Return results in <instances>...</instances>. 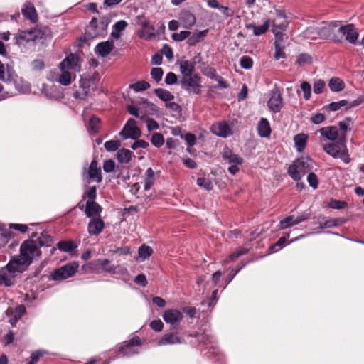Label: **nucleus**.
<instances>
[{
  "instance_id": "nucleus-1",
  "label": "nucleus",
  "mask_w": 364,
  "mask_h": 364,
  "mask_svg": "<svg viewBox=\"0 0 364 364\" xmlns=\"http://www.w3.org/2000/svg\"><path fill=\"white\" fill-rule=\"evenodd\" d=\"M38 244L33 240L24 241L20 247V255L18 257L11 260L5 268L8 273L22 272L32 263L34 258L41 255Z\"/></svg>"
},
{
  "instance_id": "nucleus-2",
  "label": "nucleus",
  "mask_w": 364,
  "mask_h": 364,
  "mask_svg": "<svg viewBox=\"0 0 364 364\" xmlns=\"http://www.w3.org/2000/svg\"><path fill=\"white\" fill-rule=\"evenodd\" d=\"M190 336L195 338V341L198 343L201 353L208 358H216L215 362L220 364H225L224 356L220 353L215 338L211 335L196 332L194 335L190 334Z\"/></svg>"
},
{
  "instance_id": "nucleus-3",
  "label": "nucleus",
  "mask_w": 364,
  "mask_h": 364,
  "mask_svg": "<svg viewBox=\"0 0 364 364\" xmlns=\"http://www.w3.org/2000/svg\"><path fill=\"white\" fill-rule=\"evenodd\" d=\"M225 274H211L210 279H206L205 274H200L196 279V291H198V295H208V291L214 287H221L223 284L225 289L226 286L234 279L236 274H228L224 280Z\"/></svg>"
},
{
  "instance_id": "nucleus-4",
  "label": "nucleus",
  "mask_w": 364,
  "mask_h": 364,
  "mask_svg": "<svg viewBox=\"0 0 364 364\" xmlns=\"http://www.w3.org/2000/svg\"><path fill=\"white\" fill-rule=\"evenodd\" d=\"M313 168V161L309 157H301L289 166L287 173L294 181H299Z\"/></svg>"
},
{
  "instance_id": "nucleus-5",
  "label": "nucleus",
  "mask_w": 364,
  "mask_h": 364,
  "mask_svg": "<svg viewBox=\"0 0 364 364\" xmlns=\"http://www.w3.org/2000/svg\"><path fill=\"white\" fill-rule=\"evenodd\" d=\"M136 21L139 26L137 35L141 39L151 41L156 36L154 26L151 24L149 19L146 17L144 14L136 16Z\"/></svg>"
},
{
  "instance_id": "nucleus-6",
  "label": "nucleus",
  "mask_w": 364,
  "mask_h": 364,
  "mask_svg": "<svg viewBox=\"0 0 364 364\" xmlns=\"http://www.w3.org/2000/svg\"><path fill=\"white\" fill-rule=\"evenodd\" d=\"M46 31L44 29L36 26L32 29L19 31L14 37L15 43L17 45H23L28 42H35L45 38Z\"/></svg>"
},
{
  "instance_id": "nucleus-7",
  "label": "nucleus",
  "mask_w": 364,
  "mask_h": 364,
  "mask_svg": "<svg viewBox=\"0 0 364 364\" xmlns=\"http://www.w3.org/2000/svg\"><path fill=\"white\" fill-rule=\"evenodd\" d=\"M109 22L106 20L97 21L93 18L85 31V37L87 40L93 39L97 36H102L107 30Z\"/></svg>"
},
{
  "instance_id": "nucleus-8",
  "label": "nucleus",
  "mask_w": 364,
  "mask_h": 364,
  "mask_svg": "<svg viewBox=\"0 0 364 364\" xmlns=\"http://www.w3.org/2000/svg\"><path fill=\"white\" fill-rule=\"evenodd\" d=\"M201 78L194 75L191 77H186L182 78L180 83L181 87L190 93L199 95L202 91V85L200 84Z\"/></svg>"
},
{
  "instance_id": "nucleus-9",
  "label": "nucleus",
  "mask_w": 364,
  "mask_h": 364,
  "mask_svg": "<svg viewBox=\"0 0 364 364\" xmlns=\"http://www.w3.org/2000/svg\"><path fill=\"white\" fill-rule=\"evenodd\" d=\"M60 73L50 72L47 78L53 82H57L63 86H68L76 77L75 73L67 70H60Z\"/></svg>"
},
{
  "instance_id": "nucleus-10",
  "label": "nucleus",
  "mask_w": 364,
  "mask_h": 364,
  "mask_svg": "<svg viewBox=\"0 0 364 364\" xmlns=\"http://www.w3.org/2000/svg\"><path fill=\"white\" fill-rule=\"evenodd\" d=\"M141 344V338L135 336L128 341H124L119 348V355L122 357H130L139 353V350L135 349L136 346Z\"/></svg>"
},
{
  "instance_id": "nucleus-11",
  "label": "nucleus",
  "mask_w": 364,
  "mask_h": 364,
  "mask_svg": "<svg viewBox=\"0 0 364 364\" xmlns=\"http://www.w3.org/2000/svg\"><path fill=\"white\" fill-rule=\"evenodd\" d=\"M341 144H328L324 146L325 151L333 156V158H339L344 163L348 164L350 161V158L348 154V150L346 148V145L342 146Z\"/></svg>"
},
{
  "instance_id": "nucleus-12",
  "label": "nucleus",
  "mask_w": 364,
  "mask_h": 364,
  "mask_svg": "<svg viewBox=\"0 0 364 364\" xmlns=\"http://www.w3.org/2000/svg\"><path fill=\"white\" fill-rule=\"evenodd\" d=\"M83 180L90 183V181L100 183L102 180V171L100 167H98V163L96 160H92L88 169L84 168L82 173Z\"/></svg>"
},
{
  "instance_id": "nucleus-13",
  "label": "nucleus",
  "mask_w": 364,
  "mask_h": 364,
  "mask_svg": "<svg viewBox=\"0 0 364 364\" xmlns=\"http://www.w3.org/2000/svg\"><path fill=\"white\" fill-rule=\"evenodd\" d=\"M141 130L138 127L136 120L132 118L127 122L122 130L119 132V135L124 139H136L141 136Z\"/></svg>"
},
{
  "instance_id": "nucleus-14",
  "label": "nucleus",
  "mask_w": 364,
  "mask_h": 364,
  "mask_svg": "<svg viewBox=\"0 0 364 364\" xmlns=\"http://www.w3.org/2000/svg\"><path fill=\"white\" fill-rule=\"evenodd\" d=\"M339 25L336 21L325 23L323 26L320 27V39H328L333 41L341 42L340 39L336 34Z\"/></svg>"
},
{
  "instance_id": "nucleus-15",
  "label": "nucleus",
  "mask_w": 364,
  "mask_h": 364,
  "mask_svg": "<svg viewBox=\"0 0 364 364\" xmlns=\"http://www.w3.org/2000/svg\"><path fill=\"white\" fill-rule=\"evenodd\" d=\"M59 70L67 69L74 73H78L81 70V63L79 57L73 53L68 55L58 65Z\"/></svg>"
},
{
  "instance_id": "nucleus-16",
  "label": "nucleus",
  "mask_w": 364,
  "mask_h": 364,
  "mask_svg": "<svg viewBox=\"0 0 364 364\" xmlns=\"http://www.w3.org/2000/svg\"><path fill=\"white\" fill-rule=\"evenodd\" d=\"M166 323H169L172 329H177L178 323L183 319V314L177 309H168L162 315Z\"/></svg>"
},
{
  "instance_id": "nucleus-17",
  "label": "nucleus",
  "mask_w": 364,
  "mask_h": 364,
  "mask_svg": "<svg viewBox=\"0 0 364 364\" xmlns=\"http://www.w3.org/2000/svg\"><path fill=\"white\" fill-rule=\"evenodd\" d=\"M337 31L344 36L345 40L348 42L355 44L358 38L359 33L353 24H347L345 26H339Z\"/></svg>"
},
{
  "instance_id": "nucleus-18",
  "label": "nucleus",
  "mask_w": 364,
  "mask_h": 364,
  "mask_svg": "<svg viewBox=\"0 0 364 364\" xmlns=\"http://www.w3.org/2000/svg\"><path fill=\"white\" fill-rule=\"evenodd\" d=\"M210 129L213 134L222 138H227L232 134L231 127L225 121L214 123Z\"/></svg>"
},
{
  "instance_id": "nucleus-19",
  "label": "nucleus",
  "mask_w": 364,
  "mask_h": 364,
  "mask_svg": "<svg viewBox=\"0 0 364 364\" xmlns=\"http://www.w3.org/2000/svg\"><path fill=\"white\" fill-rule=\"evenodd\" d=\"M268 107L274 113L279 112L282 106L283 102L279 90L276 88L272 92V95L267 102Z\"/></svg>"
},
{
  "instance_id": "nucleus-20",
  "label": "nucleus",
  "mask_w": 364,
  "mask_h": 364,
  "mask_svg": "<svg viewBox=\"0 0 364 364\" xmlns=\"http://www.w3.org/2000/svg\"><path fill=\"white\" fill-rule=\"evenodd\" d=\"M353 124V120L348 117L346 118L343 121H341L338 123L339 130L341 132L339 136V144L341 146H344L346 142V133L351 130V127Z\"/></svg>"
},
{
  "instance_id": "nucleus-21",
  "label": "nucleus",
  "mask_w": 364,
  "mask_h": 364,
  "mask_svg": "<svg viewBox=\"0 0 364 364\" xmlns=\"http://www.w3.org/2000/svg\"><path fill=\"white\" fill-rule=\"evenodd\" d=\"M178 19L181 26L187 29L193 27L196 21L195 15L186 10L179 14Z\"/></svg>"
},
{
  "instance_id": "nucleus-22",
  "label": "nucleus",
  "mask_w": 364,
  "mask_h": 364,
  "mask_svg": "<svg viewBox=\"0 0 364 364\" xmlns=\"http://www.w3.org/2000/svg\"><path fill=\"white\" fill-rule=\"evenodd\" d=\"M362 102V100L358 99L353 102H351L350 104L348 102L347 100H342L338 102H333L330 103L328 105V109L331 111H337L340 109L342 107L347 106L346 109L352 108L356 106H358Z\"/></svg>"
},
{
  "instance_id": "nucleus-23",
  "label": "nucleus",
  "mask_w": 364,
  "mask_h": 364,
  "mask_svg": "<svg viewBox=\"0 0 364 364\" xmlns=\"http://www.w3.org/2000/svg\"><path fill=\"white\" fill-rule=\"evenodd\" d=\"M105 223L100 218L92 219L87 225V231L90 235H97L104 229Z\"/></svg>"
},
{
  "instance_id": "nucleus-24",
  "label": "nucleus",
  "mask_w": 364,
  "mask_h": 364,
  "mask_svg": "<svg viewBox=\"0 0 364 364\" xmlns=\"http://www.w3.org/2000/svg\"><path fill=\"white\" fill-rule=\"evenodd\" d=\"M223 158L228 161L229 164H242L243 162V159L238 154L233 153L228 147L223 149Z\"/></svg>"
},
{
  "instance_id": "nucleus-25",
  "label": "nucleus",
  "mask_w": 364,
  "mask_h": 364,
  "mask_svg": "<svg viewBox=\"0 0 364 364\" xmlns=\"http://www.w3.org/2000/svg\"><path fill=\"white\" fill-rule=\"evenodd\" d=\"M99 75L97 73L93 74L92 77L83 76L80 80V86L84 90V94L87 96L90 92V88L95 84V80H98Z\"/></svg>"
},
{
  "instance_id": "nucleus-26",
  "label": "nucleus",
  "mask_w": 364,
  "mask_h": 364,
  "mask_svg": "<svg viewBox=\"0 0 364 364\" xmlns=\"http://www.w3.org/2000/svg\"><path fill=\"white\" fill-rule=\"evenodd\" d=\"M183 342V339L178 337L174 333H166L163 336V337L159 341V346H166V345H173L177 343H181Z\"/></svg>"
},
{
  "instance_id": "nucleus-27",
  "label": "nucleus",
  "mask_w": 364,
  "mask_h": 364,
  "mask_svg": "<svg viewBox=\"0 0 364 364\" xmlns=\"http://www.w3.org/2000/svg\"><path fill=\"white\" fill-rule=\"evenodd\" d=\"M195 64L194 61L190 60H183L180 63V71L183 75L182 78L194 75L193 73L195 70Z\"/></svg>"
},
{
  "instance_id": "nucleus-28",
  "label": "nucleus",
  "mask_w": 364,
  "mask_h": 364,
  "mask_svg": "<svg viewBox=\"0 0 364 364\" xmlns=\"http://www.w3.org/2000/svg\"><path fill=\"white\" fill-rule=\"evenodd\" d=\"M113 48V42L107 41L98 43L95 47V51L102 57H105L112 51Z\"/></svg>"
},
{
  "instance_id": "nucleus-29",
  "label": "nucleus",
  "mask_w": 364,
  "mask_h": 364,
  "mask_svg": "<svg viewBox=\"0 0 364 364\" xmlns=\"http://www.w3.org/2000/svg\"><path fill=\"white\" fill-rule=\"evenodd\" d=\"M102 211L101 206L95 201L87 200L85 205V214L87 217L99 215Z\"/></svg>"
},
{
  "instance_id": "nucleus-30",
  "label": "nucleus",
  "mask_w": 364,
  "mask_h": 364,
  "mask_svg": "<svg viewBox=\"0 0 364 364\" xmlns=\"http://www.w3.org/2000/svg\"><path fill=\"white\" fill-rule=\"evenodd\" d=\"M270 20H267L262 25L256 26L253 23L246 24L245 27L247 29H252L255 36H260L265 33L269 27Z\"/></svg>"
},
{
  "instance_id": "nucleus-31",
  "label": "nucleus",
  "mask_w": 364,
  "mask_h": 364,
  "mask_svg": "<svg viewBox=\"0 0 364 364\" xmlns=\"http://www.w3.org/2000/svg\"><path fill=\"white\" fill-rule=\"evenodd\" d=\"M319 132L322 136L331 141H334L337 138L339 139L338 129L334 126L321 128L319 129Z\"/></svg>"
},
{
  "instance_id": "nucleus-32",
  "label": "nucleus",
  "mask_w": 364,
  "mask_h": 364,
  "mask_svg": "<svg viewBox=\"0 0 364 364\" xmlns=\"http://www.w3.org/2000/svg\"><path fill=\"white\" fill-rule=\"evenodd\" d=\"M128 26V23L124 20H120L112 26L111 37L114 39H119L121 37V33Z\"/></svg>"
},
{
  "instance_id": "nucleus-33",
  "label": "nucleus",
  "mask_w": 364,
  "mask_h": 364,
  "mask_svg": "<svg viewBox=\"0 0 364 364\" xmlns=\"http://www.w3.org/2000/svg\"><path fill=\"white\" fill-rule=\"evenodd\" d=\"M22 14L27 18L30 19L32 22L37 20V13L34 6L31 3H26L22 10Z\"/></svg>"
},
{
  "instance_id": "nucleus-34",
  "label": "nucleus",
  "mask_w": 364,
  "mask_h": 364,
  "mask_svg": "<svg viewBox=\"0 0 364 364\" xmlns=\"http://www.w3.org/2000/svg\"><path fill=\"white\" fill-rule=\"evenodd\" d=\"M258 134L261 137H268L271 134V128L268 120L265 118H262L257 127Z\"/></svg>"
},
{
  "instance_id": "nucleus-35",
  "label": "nucleus",
  "mask_w": 364,
  "mask_h": 364,
  "mask_svg": "<svg viewBox=\"0 0 364 364\" xmlns=\"http://www.w3.org/2000/svg\"><path fill=\"white\" fill-rule=\"evenodd\" d=\"M308 136L305 134H298L294 136L295 147L299 152H302L306 147Z\"/></svg>"
},
{
  "instance_id": "nucleus-36",
  "label": "nucleus",
  "mask_w": 364,
  "mask_h": 364,
  "mask_svg": "<svg viewBox=\"0 0 364 364\" xmlns=\"http://www.w3.org/2000/svg\"><path fill=\"white\" fill-rule=\"evenodd\" d=\"M153 253V250L151 247L146 245L145 244L139 247L138 250V257L136 260L138 262H142L148 259Z\"/></svg>"
},
{
  "instance_id": "nucleus-37",
  "label": "nucleus",
  "mask_w": 364,
  "mask_h": 364,
  "mask_svg": "<svg viewBox=\"0 0 364 364\" xmlns=\"http://www.w3.org/2000/svg\"><path fill=\"white\" fill-rule=\"evenodd\" d=\"M208 33V30H204L199 32L193 33L191 36L188 37L187 43L189 46H193L196 43L201 42Z\"/></svg>"
},
{
  "instance_id": "nucleus-38",
  "label": "nucleus",
  "mask_w": 364,
  "mask_h": 364,
  "mask_svg": "<svg viewBox=\"0 0 364 364\" xmlns=\"http://www.w3.org/2000/svg\"><path fill=\"white\" fill-rule=\"evenodd\" d=\"M154 171L151 168H149L146 169L144 176V189L146 191L149 190L154 183L155 178H154Z\"/></svg>"
},
{
  "instance_id": "nucleus-39",
  "label": "nucleus",
  "mask_w": 364,
  "mask_h": 364,
  "mask_svg": "<svg viewBox=\"0 0 364 364\" xmlns=\"http://www.w3.org/2000/svg\"><path fill=\"white\" fill-rule=\"evenodd\" d=\"M133 156L132 152L126 149H121L117 151V159L122 164L129 163Z\"/></svg>"
},
{
  "instance_id": "nucleus-40",
  "label": "nucleus",
  "mask_w": 364,
  "mask_h": 364,
  "mask_svg": "<svg viewBox=\"0 0 364 364\" xmlns=\"http://www.w3.org/2000/svg\"><path fill=\"white\" fill-rule=\"evenodd\" d=\"M156 95L162 101L168 102L174 99V95L169 91L163 88H157L154 90Z\"/></svg>"
},
{
  "instance_id": "nucleus-41",
  "label": "nucleus",
  "mask_w": 364,
  "mask_h": 364,
  "mask_svg": "<svg viewBox=\"0 0 364 364\" xmlns=\"http://www.w3.org/2000/svg\"><path fill=\"white\" fill-rule=\"evenodd\" d=\"M57 247L61 251L70 252L77 247V245L72 240H65L59 242Z\"/></svg>"
},
{
  "instance_id": "nucleus-42",
  "label": "nucleus",
  "mask_w": 364,
  "mask_h": 364,
  "mask_svg": "<svg viewBox=\"0 0 364 364\" xmlns=\"http://www.w3.org/2000/svg\"><path fill=\"white\" fill-rule=\"evenodd\" d=\"M79 264L74 262L63 266L60 269H55L53 273H76Z\"/></svg>"
},
{
  "instance_id": "nucleus-43",
  "label": "nucleus",
  "mask_w": 364,
  "mask_h": 364,
  "mask_svg": "<svg viewBox=\"0 0 364 364\" xmlns=\"http://www.w3.org/2000/svg\"><path fill=\"white\" fill-rule=\"evenodd\" d=\"M328 86L332 92H340L345 87L344 82L338 77H333L330 80Z\"/></svg>"
},
{
  "instance_id": "nucleus-44",
  "label": "nucleus",
  "mask_w": 364,
  "mask_h": 364,
  "mask_svg": "<svg viewBox=\"0 0 364 364\" xmlns=\"http://www.w3.org/2000/svg\"><path fill=\"white\" fill-rule=\"evenodd\" d=\"M74 274H41L40 279L43 282L63 281Z\"/></svg>"
},
{
  "instance_id": "nucleus-45",
  "label": "nucleus",
  "mask_w": 364,
  "mask_h": 364,
  "mask_svg": "<svg viewBox=\"0 0 364 364\" xmlns=\"http://www.w3.org/2000/svg\"><path fill=\"white\" fill-rule=\"evenodd\" d=\"M320 27H310L307 28L304 32V37L310 40H316L320 38Z\"/></svg>"
},
{
  "instance_id": "nucleus-46",
  "label": "nucleus",
  "mask_w": 364,
  "mask_h": 364,
  "mask_svg": "<svg viewBox=\"0 0 364 364\" xmlns=\"http://www.w3.org/2000/svg\"><path fill=\"white\" fill-rule=\"evenodd\" d=\"M272 32L274 31H280L281 33H284L287 28V22L286 19L277 21H272Z\"/></svg>"
},
{
  "instance_id": "nucleus-47",
  "label": "nucleus",
  "mask_w": 364,
  "mask_h": 364,
  "mask_svg": "<svg viewBox=\"0 0 364 364\" xmlns=\"http://www.w3.org/2000/svg\"><path fill=\"white\" fill-rule=\"evenodd\" d=\"M150 85L148 82L141 80L136 83L131 84L129 88L133 89L135 92L144 91L149 88Z\"/></svg>"
},
{
  "instance_id": "nucleus-48",
  "label": "nucleus",
  "mask_w": 364,
  "mask_h": 364,
  "mask_svg": "<svg viewBox=\"0 0 364 364\" xmlns=\"http://www.w3.org/2000/svg\"><path fill=\"white\" fill-rule=\"evenodd\" d=\"M295 218L293 215H289L286 217L284 219L282 220L279 222L280 228L279 229L284 230L288 228H290L296 223H294Z\"/></svg>"
},
{
  "instance_id": "nucleus-49",
  "label": "nucleus",
  "mask_w": 364,
  "mask_h": 364,
  "mask_svg": "<svg viewBox=\"0 0 364 364\" xmlns=\"http://www.w3.org/2000/svg\"><path fill=\"white\" fill-rule=\"evenodd\" d=\"M12 237V232L4 228H0V245H5L8 242L9 240Z\"/></svg>"
},
{
  "instance_id": "nucleus-50",
  "label": "nucleus",
  "mask_w": 364,
  "mask_h": 364,
  "mask_svg": "<svg viewBox=\"0 0 364 364\" xmlns=\"http://www.w3.org/2000/svg\"><path fill=\"white\" fill-rule=\"evenodd\" d=\"M151 144L156 147H161L164 143V138L160 133H154L151 136Z\"/></svg>"
},
{
  "instance_id": "nucleus-51",
  "label": "nucleus",
  "mask_w": 364,
  "mask_h": 364,
  "mask_svg": "<svg viewBox=\"0 0 364 364\" xmlns=\"http://www.w3.org/2000/svg\"><path fill=\"white\" fill-rule=\"evenodd\" d=\"M104 146L107 151H114L119 148L121 143L119 140H110L106 141Z\"/></svg>"
},
{
  "instance_id": "nucleus-52",
  "label": "nucleus",
  "mask_w": 364,
  "mask_h": 364,
  "mask_svg": "<svg viewBox=\"0 0 364 364\" xmlns=\"http://www.w3.org/2000/svg\"><path fill=\"white\" fill-rule=\"evenodd\" d=\"M339 225V220L338 219H334L331 218L326 220L324 222H320L319 227L321 228H334Z\"/></svg>"
},
{
  "instance_id": "nucleus-53",
  "label": "nucleus",
  "mask_w": 364,
  "mask_h": 364,
  "mask_svg": "<svg viewBox=\"0 0 364 364\" xmlns=\"http://www.w3.org/2000/svg\"><path fill=\"white\" fill-rule=\"evenodd\" d=\"M191 32L188 31H182L179 33H174L171 35V38L175 41H182L186 38H188L191 35Z\"/></svg>"
},
{
  "instance_id": "nucleus-54",
  "label": "nucleus",
  "mask_w": 364,
  "mask_h": 364,
  "mask_svg": "<svg viewBox=\"0 0 364 364\" xmlns=\"http://www.w3.org/2000/svg\"><path fill=\"white\" fill-rule=\"evenodd\" d=\"M197 185L208 191L213 188V184L210 179L205 178H198L197 179Z\"/></svg>"
},
{
  "instance_id": "nucleus-55",
  "label": "nucleus",
  "mask_w": 364,
  "mask_h": 364,
  "mask_svg": "<svg viewBox=\"0 0 364 364\" xmlns=\"http://www.w3.org/2000/svg\"><path fill=\"white\" fill-rule=\"evenodd\" d=\"M164 72L161 68H154L151 70V76L156 82L161 80Z\"/></svg>"
},
{
  "instance_id": "nucleus-56",
  "label": "nucleus",
  "mask_w": 364,
  "mask_h": 364,
  "mask_svg": "<svg viewBox=\"0 0 364 364\" xmlns=\"http://www.w3.org/2000/svg\"><path fill=\"white\" fill-rule=\"evenodd\" d=\"M127 110L132 115L136 117H140L141 119H145V114H142L140 109L134 105H129Z\"/></svg>"
},
{
  "instance_id": "nucleus-57",
  "label": "nucleus",
  "mask_w": 364,
  "mask_h": 364,
  "mask_svg": "<svg viewBox=\"0 0 364 364\" xmlns=\"http://www.w3.org/2000/svg\"><path fill=\"white\" fill-rule=\"evenodd\" d=\"M347 206V203L345 201L337 200L335 199H331L328 203V207L333 209L341 210L343 209Z\"/></svg>"
},
{
  "instance_id": "nucleus-58",
  "label": "nucleus",
  "mask_w": 364,
  "mask_h": 364,
  "mask_svg": "<svg viewBox=\"0 0 364 364\" xmlns=\"http://www.w3.org/2000/svg\"><path fill=\"white\" fill-rule=\"evenodd\" d=\"M301 89L304 92V98L308 100L311 97V85L307 82H303L301 85Z\"/></svg>"
},
{
  "instance_id": "nucleus-59",
  "label": "nucleus",
  "mask_w": 364,
  "mask_h": 364,
  "mask_svg": "<svg viewBox=\"0 0 364 364\" xmlns=\"http://www.w3.org/2000/svg\"><path fill=\"white\" fill-rule=\"evenodd\" d=\"M100 120L99 118L92 117L90 118L88 129L93 132H97L99 129Z\"/></svg>"
},
{
  "instance_id": "nucleus-60",
  "label": "nucleus",
  "mask_w": 364,
  "mask_h": 364,
  "mask_svg": "<svg viewBox=\"0 0 364 364\" xmlns=\"http://www.w3.org/2000/svg\"><path fill=\"white\" fill-rule=\"evenodd\" d=\"M97 197V188L95 186H91L89 189L84 193L83 198H87V200L95 201Z\"/></svg>"
},
{
  "instance_id": "nucleus-61",
  "label": "nucleus",
  "mask_w": 364,
  "mask_h": 364,
  "mask_svg": "<svg viewBox=\"0 0 364 364\" xmlns=\"http://www.w3.org/2000/svg\"><path fill=\"white\" fill-rule=\"evenodd\" d=\"M274 35L275 41H274V46H284V33H281L280 31H274L272 32Z\"/></svg>"
},
{
  "instance_id": "nucleus-62",
  "label": "nucleus",
  "mask_w": 364,
  "mask_h": 364,
  "mask_svg": "<svg viewBox=\"0 0 364 364\" xmlns=\"http://www.w3.org/2000/svg\"><path fill=\"white\" fill-rule=\"evenodd\" d=\"M253 61L249 56H242L240 59V66L244 69H250L252 67Z\"/></svg>"
},
{
  "instance_id": "nucleus-63",
  "label": "nucleus",
  "mask_w": 364,
  "mask_h": 364,
  "mask_svg": "<svg viewBox=\"0 0 364 364\" xmlns=\"http://www.w3.org/2000/svg\"><path fill=\"white\" fill-rule=\"evenodd\" d=\"M307 181L311 187L316 189L318 186V180L317 176L314 173H310L307 176Z\"/></svg>"
},
{
  "instance_id": "nucleus-64",
  "label": "nucleus",
  "mask_w": 364,
  "mask_h": 364,
  "mask_svg": "<svg viewBox=\"0 0 364 364\" xmlns=\"http://www.w3.org/2000/svg\"><path fill=\"white\" fill-rule=\"evenodd\" d=\"M149 326L153 331L160 332L163 330L164 323L160 319L153 320L151 321Z\"/></svg>"
}]
</instances>
